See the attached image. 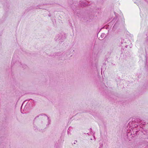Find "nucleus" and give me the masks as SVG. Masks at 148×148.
<instances>
[{
	"label": "nucleus",
	"mask_w": 148,
	"mask_h": 148,
	"mask_svg": "<svg viewBox=\"0 0 148 148\" xmlns=\"http://www.w3.org/2000/svg\"><path fill=\"white\" fill-rule=\"evenodd\" d=\"M117 25V23L116 22L115 24L114 25V26H113V29H115L116 28V26Z\"/></svg>",
	"instance_id": "obj_7"
},
{
	"label": "nucleus",
	"mask_w": 148,
	"mask_h": 148,
	"mask_svg": "<svg viewBox=\"0 0 148 148\" xmlns=\"http://www.w3.org/2000/svg\"><path fill=\"white\" fill-rule=\"evenodd\" d=\"M99 148H100V147H99Z\"/></svg>",
	"instance_id": "obj_15"
},
{
	"label": "nucleus",
	"mask_w": 148,
	"mask_h": 148,
	"mask_svg": "<svg viewBox=\"0 0 148 148\" xmlns=\"http://www.w3.org/2000/svg\"><path fill=\"white\" fill-rule=\"evenodd\" d=\"M40 117V118L42 119L44 118V117H45L46 118H48V117L46 115H45V114H42L41 115H39L38 116H37L34 119V121L35 120V119H36L37 117Z\"/></svg>",
	"instance_id": "obj_2"
},
{
	"label": "nucleus",
	"mask_w": 148,
	"mask_h": 148,
	"mask_svg": "<svg viewBox=\"0 0 148 148\" xmlns=\"http://www.w3.org/2000/svg\"><path fill=\"white\" fill-rule=\"evenodd\" d=\"M121 41H122V40ZM123 42H122V41H121V43L122 44H123Z\"/></svg>",
	"instance_id": "obj_13"
},
{
	"label": "nucleus",
	"mask_w": 148,
	"mask_h": 148,
	"mask_svg": "<svg viewBox=\"0 0 148 148\" xmlns=\"http://www.w3.org/2000/svg\"><path fill=\"white\" fill-rule=\"evenodd\" d=\"M21 112L22 113V108H21Z\"/></svg>",
	"instance_id": "obj_14"
},
{
	"label": "nucleus",
	"mask_w": 148,
	"mask_h": 148,
	"mask_svg": "<svg viewBox=\"0 0 148 148\" xmlns=\"http://www.w3.org/2000/svg\"><path fill=\"white\" fill-rule=\"evenodd\" d=\"M138 132V131H137L136 132V133L135 134H132V133L130 134V133H128L127 134V136H128L129 135H131L132 136V137H134L135 136V135H136Z\"/></svg>",
	"instance_id": "obj_3"
},
{
	"label": "nucleus",
	"mask_w": 148,
	"mask_h": 148,
	"mask_svg": "<svg viewBox=\"0 0 148 148\" xmlns=\"http://www.w3.org/2000/svg\"><path fill=\"white\" fill-rule=\"evenodd\" d=\"M114 14L115 15V16H116L117 17V15L115 13H114Z\"/></svg>",
	"instance_id": "obj_11"
},
{
	"label": "nucleus",
	"mask_w": 148,
	"mask_h": 148,
	"mask_svg": "<svg viewBox=\"0 0 148 148\" xmlns=\"http://www.w3.org/2000/svg\"><path fill=\"white\" fill-rule=\"evenodd\" d=\"M61 34H58V35H57L56 36V37L55 38V39L56 40H57L58 39L60 40L61 39Z\"/></svg>",
	"instance_id": "obj_4"
},
{
	"label": "nucleus",
	"mask_w": 148,
	"mask_h": 148,
	"mask_svg": "<svg viewBox=\"0 0 148 148\" xmlns=\"http://www.w3.org/2000/svg\"><path fill=\"white\" fill-rule=\"evenodd\" d=\"M99 148H100V147H99Z\"/></svg>",
	"instance_id": "obj_16"
},
{
	"label": "nucleus",
	"mask_w": 148,
	"mask_h": 148,
	"mask_svg": "<svg viewBox=\"0 0 148 148\" xmlns=\"http://www.w3.org/2000/svg\"><path fill=\"white\" fill-rule=\"evenodd\" d=\"M138 126V125L137 124H134V127H137Z\"/></svg>",
	"instance_id": "obj_9"
},
{
	"label": "nucleus",
	"mask_w": 148,
	"mask_h": 148,
	"mask_svg": "<svg viewBox=\"0 0 148 148\" xmlns=\"http://www.w3.org/2000/svg\"><path fill=\"white\" fill-rule=\"evenodd\" d=\"M15 64L18 65V66L21 67L23 68H25L26 66V65L25 64H23L21 62H19L16 61L15 62Z\"/></svg>",
	"instance_id": "obj_1"
},
{
	"label": "nucleus",
	"mask_w": 148,
	"mask_h": 148,
	"mask_svg": "<svg viewBox=\"0 0 148 148\" xmlns=\"http://www.w3.org/2000/svg\"><path fill=\"white\" fill-rule=\"evenodd\" d=\"M139 122L143 125H145L146 124L145 123V122H144L142 120H140V119Z\"/></svg>",
	"instance_id": "obj_6"
},
{
	"label": "nucleus",
	"mask_w": 148,
	"mask_h": 148,
	"mask_svg": "<svg viewBox=\"0 0 148 148\" xmlns=\"http://www.w3.org/2000/svg\"><path fill=\"white\" fill-rule=\"evenodd\" d=\"M77 142V140H75L74 142V144H76V143Z\"/></svg>",
	"instance_id": "obj_10"
},
{
	"label": "nucleus",
	"mask_w": 148,
	"mask_h": 148,
	"mask_svg": "<svg viewBox=\"0 0 148 148\" xmlns=\"http://www.w3.org/2000/svg\"><path fill=\"white\" fill-rule=\"evenodd\" d=\"M37 8L42 9V8L41 7L40 5H39L37 6Z\"/></svg>",
	"instance_id": "obj_8"
},
{
	"label": "nucleus",
	"mask_w": 148,
	"mask_h": 148,
	"mask_svg": "<svg viewBox=\"0 0 148 148\" xmlns=\"http://www.w3.org/2000/svg\"><path fill=\"white\" fill-rule=\"evenodd\" d=\"M99 148H100V147H99Z\"/></svg>",
	"instance_id": "obj_17"
},
{
	"label": "nucleus",
	"mask_w": 148,
	"mask_h": 148,
	"mask_svg": "<svg viewBox=\"0 0 148 148\" xmlns=\"http://www.w3.org/2000/svg\"><path fill=\"white\" fill-rule=\"evenodd\" d=\"M115 19H116V18H114L113 19V20H115Z\"/></svg>",
	"instance_id": "obj_12"
},
{
	"label": "nucleus",
	"mask_w": 148,
	"mask_h": 148,
	"mask_svg": "<svg viewBox=\"0 0 148 148\" xmlns=\"http://www.w3.org/2000/svg\"><path fill=\"white\" fill-rule=\"evenodd\" d=\"M81 5V6H84L88 5V4L87 2H84V3L83 2H81L80 3Z\"/></svg>",
	"instance_id": "obj_5"
}]
</instances>
